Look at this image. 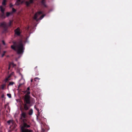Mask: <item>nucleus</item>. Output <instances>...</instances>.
<instances>
[{
	"label": "nucleus",
	"mask_w": 132,
	"mask_h": 132,
	"mask_svg": "<svg viewBox=\"0 0 132 132\" xmlns=\"http://www.w3.org/2000/svg\"><path fill=\"white\" fill-rule=\"evenodd\" d=\"M2 43H3V44L4 45H5V42H4V41L3 40L2 41Z\"/></svg>",
	"instance_id": "25"
},
{
	"label": "nucleus",
	"mask_w": 132,
	"mask_h": 132,
	"mask_svg": "<svg viewBox=\"0 0 132 132\" xmlns=\"http://www.w3.org/2000/svg\"><path fill=\"white\" fill-rule=\"evenodd\" d=\"M12 22V21H10L8 25L6 24L5 22H3L0 24V26L1 27L4 26H10L11 25V23Z\"/></svg>",
	"instance_id": "6"
},
{
	"label": "nucleus",
	"mask_w": 132,
	"mask_h": 132,
	"mask_svg": "<svg viewBox=\"0 0 132 132\" xmlns=\"http://www.w3.org/2000/svg\"><path fill=\"white\" fill-rule=\"evenodd\" d=\"M13 84H14L13 82H11L9 83V85H12Z\"/></svg>",
	"instance_id": "21"
},
{
	"label": "nucleus",
	"mask_w": 132,
	"mask_h": 132,
	"mask_svg": "<svg viewBox=\"0 0 132 132\" xmlns=\"http://www.w3.org/2000/svg\"><path fill=\"white\" fill-rule=\"evenodd\" d=\"M42 13V11H39L34 16V19L36 20L37 21L42 20L45 16L44 15H43L41 16Z\"/></svg>",
	"instance_id": "2"
},
{
	"label": "nucleus",
	"mask_w": 132,
	"mask_h": 132,
	"mask_svg": "<svg viewBox=\"0 0 132 132\" xmlns=\"http://www.w3.org/2000/svg\"><path fill=\"white\" fill-rule=\"evenodd\" d=\"M2 43H3V44L4 45H5V42H4V41L3 40L2 41Z\"/></svg>",
	"instance_id": "24"
},
{
	"label": "nucleus",
	"mask_w": 132,
	"mask_h": 132,
	"mask_svg": "<svg viewBox=\"0 0 132 132\" xmlns=\"http://www.w3.org/2000/svg\"><path fill=\"white\" fill-rule=\"evenodd\" d=\"M33 112V110L32 109H31L29 110L28 114L30 115H31L32 114Z\"/></svg>",
	"instance_id": "12"
},
{
	"label": "nucleus",
	"mask_w": 132,
	"mask_h": 132,
	"mask_svg": "<svg viewBox=\"0 0 132 132\" xmlns=\"http://www.w3.org/2000/svg\"><path fill=\"white\" fill-rule=\"evenodd\" d=\"M36 109L37 110V111L39 112V110L38 109Z\"/></svg>",
	"instance_id": "28"
},
{
	"label": "nucleus",
	"mask_w": 132,
	"mask_h": 132,
	"mask_svg": "<svg viewBox=\"0 0 132 132\" xmlns=\"http://www.w3.org/2000/svg\"><path fill=\"white\" fill-rule=\"evenodd\" d=\"M32 79H31V82H32Z\"/></svg>",
	"instance_id": "30"
},
{
	"label": "nucleus",
	"mask_w": 132,
	"mask_h": 132,
	"mask_svg": "<svg viewBox=\"0 0 132 132\" xmlns=\"http://www.w3.org/2000/svg\"><path fill=\"white\" fill-rule=\"evenodd\" d=\"M29 90L30 88L29 87L27 88V90L24 92V93L26 94V95H28L30 94V92L29 91Z\"/></svg>",
	"instance_id": "10"
},
{
	"label": "nucleus",
	"mask_w": 132,
	"mask_h": 132,
	"mask_svg": "<svg viewBox=\"0 0 132 132\" xmlns=\"http://www.w3.org/2000/svg\"><path fill=\"white\" fill-rule=\"evenodd\" d=\"M11 48L16 51L18 54H22L23 53L24 48L21 42L14 43L11 46Z\"/></svg>",
	"instance_id": "1"
},
{
	"label": "nucleus",
	"mask_w": 132,
	"mask_h": 132,
	"mask_svg": "<svg viewBox=\"0 0 132 132\" xmlns=\"http://www.w3.org/2000/svg\"><path fill=\"white\" fill-rule=\"evenodd\" d=\"M7 96L9 98H11V95L10 94H7Z\"/></svg>",
	"instance_id": "16"
},
{
	"label": "nucleus",
	"mask_w": 132,
	"mask_h": 132,
	"mask_svg": "<svg viewBox=\"0 0 132 132\" xmlns=\"http://www.w3.org/2000/svg\"><path fill=\"white\" fill-rule=\"evenodd\" d=\"M5 86V84H3V85H2V89H4V88Z\"/></svg>",
	"instance_id": "19"
},
{
	"label": "nucleus",
	"mask_w": 132,
	"mask_h": 132,
	"mask_svg": "<svg viewBox=\"0 0 132 132\" xmlns=\"http://www.w3.org/2000/svg\"><path fill=\"white\" fill-rule=\"evenodd\" d=\"M36 79L39 80V79H40L38 77H36L35 78L34 80L36 81Z\"/></svg>",
	"instance_id": "23"
},
{
	"label": "nucleus",
	"mask_w": 132,
	"mask_h": 132,
	"mask_svg": "<svg viewBox=\"0 0 132 132\" xmlns=\"http://www.w3.org/2000/svg\"><path fill=\"white\" fill-rule=\"evenodd\" d=\"M30 96L27 95H25L24 100V103H27L29 104L30 103Z\"/></svg>",
	"instance_id": "4"
},
{
	"label": "nucleus",
	"mask_w": 132,
	"mask_h": 132,
	"mask_svg": "<svg viewBox=\"0 0 132 132\" xmlns=\"http://www.w3.org/2000/svg\"><path fill=\"white\" fill-rule=\"evenodd\" d=\"M6 0H3L2 2V5L3 6H5L6 5Z\"/></svg>",
	"instance_id": "15"
},
{
	"label": "nucleus",
	"mask_w": 132,
	"mask_h": 132,
	"mask_svg": "<svg viewBox=\"0 0 132 132\" xmlns=\"http://www.w3.org/2000/svg\"><path fill=\"white\" fill-rule=\"evenodd\" d=\"M15 34L18 35H19L20 33V29L19 28L16 29L15 31Z\"/></svg>",
	"instance_id": "8"
},
{
	"label": "nucleus",
	"mask_w": 132,
	"mask_h": 132,
	"mask_svg": "<svg viewBox=\"0 0 132 132\" xmlns=\"http://www.w3.org/2000/svg\"><path fill=\"white\" fill-rule=\"evenodd\" d=\"M10 76H11V75L9 76L7 78H6L5 79V82L6 81L8 80V78L10 77Z\"/></svg>",
	"instance_id": "18"
},
{
	"label": "nucleus",
	"mask_w": 132,
	"mask_h": 132,
	"mask_svg": "<svg viewBox=\"0 0 132 132\" xmlns=\"http://www.w3.org/2000/svg\"><path fill=\"white\" fill-rule=\"evenodd\" d=\"M12 14V12H7L6 13V16L7 17L11 15Z\"/></svg>",
	"instance_id": "13"
},
{
	"label": "nucleus",
	"mask_w": 132,
	"mask_h": 132,
	"mask_svg": "<svg viewBox=\"0 0 132 132\" xmlns=\"http://www.w3.org/2000/svg\"><path fill=\"white\" fill-rule=\"evenodd\" d=\"M41 3L42 4L44 5V6H45V0H42Z\"/></svg>",
	"instance_id": "17"
},
{
	"label": "nucleus",
	"mask_w": 132,
	"mask_h": 132,
	"mask_svg": "<svg viewBox=\"0 0 132 132\" xmlns=\"http://www.w3.org/2000/svg\"><path fill=\"white\" fill-rule=\"evenodd\" d=\"M12 13L15 12L16 11V10L14 9L13 8L12 9Z\"/></svg>",
	"instance_id": "22"
},
{
	"label": "nucleus",
	"mask_w": 132,
	"mask_h": 132,
	"mask_svg": "<svg viewBox=\"0 0 132 132\" xmlns=\"http://www.w3.org/2000/svg\"><path fill=\"white\" fill-rule=\"evenodd\" d=\"M26 114L24 112H22V113L21 116V118L22 119V118H26Z\"/></svg>",
	"instance_id": "11"
},
{
	"label": "nucleus",
	"mask_w": 132,
	"mask_h": 132,
	"mask_svg": "<svg viewBox=\"0 0 132 132\" xmlns=\"http://www.w3.org/2000/svg\"><path fill=\"white\" fill-rule=\"evenodd\" d=\"M30 126L27 125L26 123H24L23 126L21 127L22 132H33L31 130H28L27 129H25V127H29Z\"/></svg>",
	"instance_id": "3"
},
{
	"label": "nucleus",
	"mask_w": 132,
	"mask_h": 132,
	"mask_svg": "<svg viewBox=\"0 0 132 132\" xmlns=\"http://www.w3.org/2000/svg\"><path fill=\"white\" fill-rule=\"evenodd\" d=\"M11 121H10V120H9V121H7V123H10Z\"/></svg>",
	"instance_id": "26"
},
{
	"label": "nucleus",
	"mask_w": 132,
	"mask_h": 132,
	"mask_svg": "<svg viewBox=\"0 0 132 132\" xmlns=\"http://www.w3.org/2000/svg\"><path fill=\"white\" fill-rule=\"evenodd\" d=\"M27 104V103H24V108L26 110H28L30 106L28 105Z\"/></svg>",
	"instance_id": "9"
},
{
	"label": "nucleus",
	"mask_w": 132,
	"mask_h": 132,
	"mask_svg": "<svg viewBox=\"0 0 132 132\" xmlns=\"http://www.w3.org/2000/svg\"><path fill=\"white\" fill-rule=\"evenodd\" d=\"M15 64H14L13 63V62L9 64V69H10V67H11V66H12L13 67H14L15 66Z\"/></svg>",
	"instance_id": "14"
},
{
	"label": "nucleus",
	"mask_w": 132,
	"mask_h": 132,
	"mask_svg": "<svg viewBox=\"0 0 132 132\" xmlns=\"http://www.w3.org/2000/svg\"><path fill=\"white\" fill-rule=\"evenodd\" d=\"M13 6V5L11 4H10V6L11 7Z\"/></svg>",
	"instance_id": "27"
},
{
	"label": "nucleus",
	"mask_w": 132,
	"mask_h": 132,
	"mask_svg": "<svg viewBox=\"0 0 132 132\" xmlns=\"http://www.w3.org/2000/svg\"><path fill=\"white\" fill-rule=\"evenodd\" d=\"M13 73H12L11 74V75H13Z\"/></svg>",
	"instance_id": "29"
},
{
	"label": "nucleus",
	"mask_w": 132,
	"mask_h": 132,
	"mask_svg": "<svg viewBox=\"0 0 132 132\" xmlns=\"http://www.w3.org/2000/svg\"><path fill=\"white\" fill-rule=\"evenodd\" d=\"M25 83V80L22 78L19 81V85L18 87H19L21 85H23Z\"/></svg>",
	"instance_id": "7"
},
{
	"label": "nucleus",
	"mask_w": 132,
	"mask_h": 132,
	"mask_svg": "<svg viewBox=\"0 0 132 132\" xmlns=\"http://www.w3.org/2000/svg\"><path fill=\"white\" fill-rule=\"evenodd\" d=\"M0 10L2 12V13L1 14V17L2 18H4L5 17L4 15V9L2 6H1L0 7Z\"/></svg>",
	"instance_id": "5"
},
{
	"label": "nucleus",
	"mask_w": 132,
	"mask_h": 132,
	"mask_svg": "<svg viewBox=\"0 0 132 132\" xmlns=\"http://www.w3.org/2000/svg\"><path fill=\"white\" fill-rule=\"evenodd\" d=\"M6 51H4L3 52V53L2 55V57H3L5 53H6Z\"/></svg>",
	"instance_id": "20"
}]
</instances>
